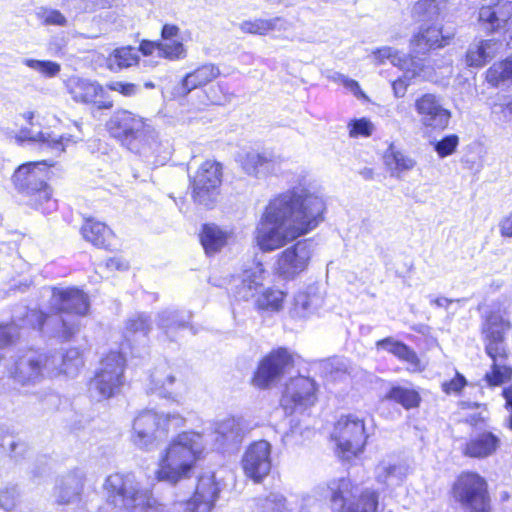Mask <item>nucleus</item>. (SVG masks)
<instances>
[{
    "label": "nucleus",
    "mask_w": 512,
    "mask_h": 512,
    "mask_svg": "<svg viewBox=\"0 0 512 512\" xmlns=\"http://www.w3.org/2000/svg\"><path fill=\"white\" fill-rule=\"evenodd\" d=\"M325 204L305 187H294L270 200L255 231L262 251H273L315 229L322 221Z\"/></svg>",
    "instance_id": "f257e3e1"
},
{
    "label": "nucleus",
    "mask_w": 512,
    "mask_h": 512,
    "mask_svg": "<svg viewBox=\"0 0 512 512\" xmlns=\"http://www.w3.org/2000/svg\"><path fill=\"white\" fill-rule=\"evenodd\" d=\"M49 315L41 310L27 309L24 322L33 329L68 341L79 329V316L87 314L90 303L86 293L76 287L52 288Z\"/></svg>",
    "instance_id": "f03ea898"
},
{
    "label": "nucleus",
    "mask_w": 512,
    "mask_h": 512,
    "mask_svg": "<svg viewBox=\"0 0 512 512\" xmlns=\"http://www.w3.org/2000/svg\"><path fill=\"white\" fill-rule=\"evenodd\" d=\"M378 493L360 492L350 479L339 478L317 487L312 495L303 497L300 512H376Z\"/></svg>",
    "instance_id": "7ed1b4c3"
},
{
    "label": "nucleus",
    "mask_w": 512,
    "mask_h": 512,
    "mask_svg": "<svg viewBox=\"0 0 512 512\" xmlns=\"http://www.w3.org/2000/svg\"><path fill=\"white\" fill-rule=\"evenodd\" d=\"M107 129L124 147L145 160L161 153L162 144L156 130L147 120L130 111H116L107 122Z\"/></svg>",
    "instance_id": "20e7f679"
},
{
    "label": "nucleus",
    "mask_w": 512,
    "mask_h": 512,
    "mask_svg": "<svg viewBox=\"0 0 512 512\" xmlns=\"http://www.w3.org/2000/svg\"><path fill=\"white\" fill-rule=\"evenodd\" d=\"M204 451L203 435L186 431L178 434L160 459L156 477L171 485L188 478Z\"/></svg>",
    "instance_id": "39448f33"
},
{
    "label": "nucleus",
    "mask_w": 512,
    "mask_h": 512,
    "mask_svg": "<svg viewBox=\"0 0 512 512\" xmlns=\"http://www.w3.org/2000/svg\"><path fill=\"white\" fill-rule=\"evenodd\" d=\"M102 493L107 504L122 512H143L156 503L151 490L137 481L132 473H113L106 477Z\"/></svg>",
    "instance_id": "423d86ee"
},
{
    "label": "nucleus",
    "mask_w": 512,
    "mask_h": 512,
    "mask_svg": "<svg viewBox=\"0 0 512 512\" xmlns=\"http://www.w3.org/2000/svg\"><path fill=\"white\" fill-rule=\"evenodd\" d=\"M125 356L118 351H111L101 361L100 368L89 382L91 398L100 401L120 393L125 384Z\"/></svg>",
    "instance_id": "0eeeda50"
},
{
    "label": "nucleus",
    "mask_w": 512,
    "mask_h": 512,
    "mask_svg": "<svg viewBox=\"0 0 512 512\" xmlns=\"http://www.w3.org/2000/svg\"><path fill=\"white\" fill-rule=\"evenodd\" d=\"M185 419L179 414L159 415L154 410L142 411L133 423L134 443L142 449H151L158 438H162L171 426L179 428Z\"/></svg>",
    "instance_id": "6e6552de"
},
{
    "label": "nucleus",
    "mask_w": 512,
    "mask_h": 512,
    "mask_svg": "<svg viewBox=\"0 0 512 512\" xmlns=\"http://www.w3.org/2000/svg\"><path fill=\"white\" fill-rule=\"evenodd\" d=\"M453 496L468 512H491L487 482L474 472L462 473L453 484Z\"/></svg>",
    "instance_id": "1a4fd4ad"
},
{
    "label": "nucleus",
    "mask_w": 512,
    "mask_h": 512,
    "mask_svg": "<svg viewBox=\"0 0 512 512\" xmlns=\"http://www.w3.org/2000/svg\"><path fill=\"white\" fill-rule=\"evenodd\" d=\"M332 435L341 452L352 456L363 451L368 438L363 419L353 414L342 416L335 424Z\"/></svg>",
    "instance_id": "9d476101"
},
{
    "label": "nucleus",
    "mask_w": 512,
    "mask_h": 512,
    "mask_svg": "<svg viewBox=\"0 0 512 512\" xmlns=\"http://www.w3.org/2000/svg\"><path fill=\"white\" fill-rule=\"evenodd\" d=\"M222 182V166L216 161H205L192 179V196L196 203L212 207Z\"/></svg>",
    "instance_id": "9b49d317"
},
{
    "label": "nucleus",
    "mask_w": 512,
    "mask_h": 512,
    "mask_svg": "<svg viewBox=\"0 0 512 512\" xmlns=\"http://www.w3.org/2000/svg\"><path fill=\"white\" fill-rule=\"evenodd\" d=\"M293 365V356L287 348L273 349L260 361L252 380L254 386L261 389L269 387L279 381Z\"/></svg>",
    "instance_id": "f8f14e48"
},
{
    "label": "nucleus",
    "mask_w": 512,
    "mask_h": 512,
    "mask_svg": "<svg viewBox=\"0 0 512 512\" xmlns=\"http://www.w3.org/2000/svg\"><path fill=\"white\" fill-rule=\"evenodd\" d=\"M221 487L214 472H205L198 476L193 495L182 502L179 508L183 512H212L219 499Z\"/></svg>",
    "instance_id": "ddd939ff"
},
{
    "label": "nucleus",
    "mask_w": 512,
    "mask_h": 512,
    "mask_svg": "<svg viewBox=\"0 0 512 512\" xmlns=\"http://www.w3.org/2000/svg\"><path fill=\"white\" fill-rule=\"evenodd\" d=\"M454 36L453 29H444L437 23H422L410 41L411 57L423 63L419 56H425L431 50L449 45Z\"/></svg>",
    "instance_id": "4468645a"
},
{
    "label": "nucleus",
    "mask_w": 512,
    "mask_h": 512,
    "mask_svg": "<svg viewBox=\"0 0 512 512\" xmlns=\"http://www.w3.org/2000/svg\"><path fill=\"white\" fill-rule=\"evenodd\" d=\"M510 327V322L504 318L500 310H491L484 315L481 335L485 353L489 357L507 356L505 335Z\"/></svg>",
    "instance_id": "2eb2a0df"
},
{
    "label": "nucleus",
    "mask_w": 512,
    "mask_h": 512,
    "mask_svg": "<svg viewBox=\"0 0 512 512\" xmlns=\"http://www.w3.org/2000/svg\"><path fill=\"white\" fill-rule=\"evenodd\" d=\"M314 249L311 239L298 241L278 256L276 273L285 280H292L306 270Z\"/></svg>",
    "instance_id": "dca6fc26"
},
{
    "label": "nucleus",
    "mask_w": 512,
    "mask_h": 512,
    "mask_svg": "<svg viewBox=\"0 0 512 512\" xmlns=\"http://www.w3.org/2000/svg\"><path fill=\"white\" fill-rule=\"evenodd\" d=\"M316 391V382L312 378L298 376L286 385L281 405L289 413L304 412L316 403Z\"/></svg>",
    "instance_id": "f3484780"
},
{
    "label": "nucleus",
    "mask_w": 512,
    "mask_h": 512,
    "mask_svg": "<svg viewBox=\"0 0 512 512\" xmlns=\"http://www.w3.org/2000/svg\"><path fill=\"white\" fill-rule=\"evenodd\" d=\"M414 106L425 129L441 132L448 127L452 113L444 107L440 97L426 93L416 99Z\"/></svg>",
    "instance_id": "a211bd4d"
},
{
    "label": "nucleus",
    "mask_w": 512,
    "mask_h": 512,
    "mask_svg": "<svg viewBox=\"0 0 512 512\" xmlns=\"http://www.w3.org/2000/svg\"><path fill=\"white\" fill-rule=\"evenodd\" d=\"M272 446L266 440L251 443L242 457V467L245 475L255 483L261 482L271 471Z\"/></svg>",
    "instance_id": "6ab92c4d"
},
{
    "label": "nucleus",
    "mask_w": 512,
    "mask_h": 512,
    "mask_svg": "<svg viewBox=\"0 0 512 512\" xmlns=\"http://www.w3.org/2000/svg\"><path fill=\"white\" fill-rule=\"evenodd\" d=\"M48 366H50L48 354L28 351L15 362L13 377L21 384L36 383L45 376H52Z\"/></svg>",
    "instance_id": "aec40b11"
},
{
    "label": "nucleus",
    "mask_w": 512,
    "mask_h": 512,
    "mask_svg": "<svg viewBox=\"0 0 512 512\" xmlns=\"http://www.w3.org/2000/svg\"><path fill=\"white\" fill-rule=\"evenodd\" d=\"M267 271L260 261L244 264L240 274L233 278V293L239 300L248 301L259 294L263 288Z\"/></svg>",
    "instance_id": "412c9836"
},
{
    "label": "nucleus",
    "mask_w": 512,
    "mask_h": 512,
    "mask_svg": "<svg viewBox=\"0 0 512 512\" xmlns=\"http://www.w3.org/2000/svg\"><path fill=\"white\" fill-rule=\"evenodd\" d=\"M54 166L52 160L28 162L19 166L12 179L16 189L23 195L32 193L36 187L44 185L49 167Z\"/></svg>",
    "instance_id": "4be33fe9"
},
{
    "label": "nucleus",
    "mask_w": 512,
    "mask_h": 512,
    "mask_svg": "<svg viewBox=\"0 0 512 512\" xmlns=\"http://www.w3.org/2000/svg\"><path fill=\"white\" fill-rule=\"evenodd\" d=\"M245 436L240 418L229 417L214 425L213 441L217 450L232 452L238 449Z\"/></svg>",
    "instance_id": "5701e85b"
},
{
    "label": "nucleus",
    "mask_w": 512,
    "mask_h": 512,
    "mask_svg": "<svg viewBox=\"0 0 512 512\" xmlns=\"http://www.w3.org/2000/svg\"><path fill=\"white\" fill-rule=\"evenodd\" d=\"M238 161L243 171L255 177L266 176L280 169L281 158L273 151H248L238 155Z\"/></svg>",
    "instance_id": "b1692460"
},
{
    "label": "nucleus",
    "mask_w": 512,
    "mask_h": 512,
    "mask_svg": "<svg viewBox=\"0 0 512 512\" xmlns=\"http://www.w3.org/2000/svg\"><path fill=\"white\" fill-rule=\"evenodd\" d=\"M85 482V473L81 469H74L66 475L59 477L53 491L55 501L59 505L72 504L80 500Z\"/></svg>",
    "instance_id": "393cba45"
},
{
    "label": "nucleus",
    "mask_w": 512,
    "mask_h": 512,
    "mask_svg": "<svg viewBox=\"0 0 512 512\" xmlns=\"http://www.w3.org/2000/svg\"><path fill=\"white\" fill-rule=\"evenodd\" d=\"M478 21L486 32H499L512 23V1L499 2L496 6H483Z\"/></svg>",
    "instance_id": "a878e982"
},
{
    "label": "nucleus",
    "mask_w": 512,
    "mask_h": 512,
    "mask_svg": "<svg viewBox=\"0 0 512 512\" xmlns=\"http://www.w3.org/2000/svg\"><path fill=\"white\" fill-rule=\"evenodd\" d=\"M220 75L218 66L206 63L194 71L187 73L174 87L173 94L176 97H186L191 91L207 85Z\"/></svg>",
    "instance_id": "bb28decb"
},
{
    "label": "nucleus",
    "mask_w": 512,
    "mask_h": 512,
    "mask_svg": "<svg viewBox=\"0 0 512 512\" xmlns=\"http://www.w3.org/2000/svg\"><path fill=\"white\" fill-rule=\"evenodd\" d=\"M52 376L61 373L74 377L77 375L79 369L83 366V359L80 351L76 348H71L65 353L53 352L48 354Z\"/></svg>",
    "instance_id": "cd10ccee"
},
{
    "label": "nucleus",
    "mask_w": 512,
    "mask_h": 512,
    "mask_svg": "<svg viewBox=\"0 0 512 512\" xmlns=\"http://www.w3.org/2000/svg\"><path fill=\"white\" fill-rule=\"evenodd\" d=\"M65 87L75 102L83 104L92 103L104 93L100 84L80 77H70L66 80Z\"/></svg>",
    "instance_id": "c85d7f7f"
},
{
    "label": "nucleus",
    "mask_w": 512,
    "mask_h": 512,
    "mask_svg": "<svg viewBox=\"0 0 512 512\" xmlns=\"http://www.w3.org/2000/svg\"><path fill=\"white\" fill-rule=\"evenodd\" d=\"M499 444L500 439L492 432H476L466 442L463 452L472 458H485L493 454Z\"/></svg>",
    "instance_id": "c756f323"
},
{
    "label": "nucleus",
    "mask_w": 512,
    "mask_h": 512,
    "mask_svg": "<svg viewBox=\"0 0 512 512\" xmlns=\"http://www.w3.org/2000/svg\"><path fill=\"white\" fill-rule=\"evenodd\" d=\"M500 47L501 43L496 39L473 42L466 52L465 63L469 67H482L496 55Z\"/></svg>",
    "instance_id": "7c9ffc66"
},
{
    "label": "nucleus",
    "mask_w": 512,
    "mask_h": 512,
    "mask_svg": "<svg viewBox=\"0 0 512 512\" xmlns=\"http://www.w3.org/2000/svg\"><path fill=\"white\" fill-rule=\"evenodd\" d=\"M191 317L189 312L165 309L157 316V326L171 341H175L176 333L190 325Z\"/></svg>",
    "instance_id": "2f4dec72"
},
{
    "label": "nucleus",
    "mask_w": 512,
    "mask_h": 512,
    "mask_svg": "<svg viewBox=\"0 0 512 512\" xmlns=\"http://www.w3.org/2000/svg\"><path fill=\"white\" fill-rule=\"evenodd\" d=\"M322 304L323 297L318 287L309 286L295 295L293 313L298 317L305 318L318 310Z\"/></svg>",
    "instance_id": "473e14b6"
},
{
    "label": "nucleus",
    "mask_w": 512,
    "mask_h": 512,
    "mask_svg": "<svg viewBox=\"0 0 512 512\" xmlns=\"http://www.w3.org/2000/svg\"><path fill=\"white\" fill-rule=\"evenodd\" d=\"M83 238L99 248L109 249L112 246L114 234L105 223L87 219L81 228Z\"/></svg>",
    "instance_id": "72a5a7b5"
},
{
    "label": "nucleus",
    "mask_w": 512,
    "mask_h": 512,
    "mask_svg": "<svg viewBox=\"0 0 512 512\" xmlns=\"http://www.w3.org/2000/svg\"><path fill=\"white\" fill-rule=\"evenodd\" d=\"M157 50L158 55L170 60L182 59L186 56V50L182 42L162 43L150 40L141 41L137 52L144 56L152 55Z\"/></svg>",
    "instance_id": "f704fd0d"
},
{
    "label": "nucleus",
    "mask_w": 512,
    "mask_h": 512,
    "mask_svg": "<svg viewBox=\"0 0 512 512\" xmlns=\"http://www.w3.org/2000/svg\"><path fill=\"white\" fill-rule=\"evenodd\" d=\"M407 470L404 464L381 461L375 469L376 481L387 487L399 486L405 479Z\"/></svg>",
    "instance_id": "c9c22d12"
},
{
    "label": "nucleus",
    "mask_w": 512,
    "mask_h": 512,
    "mask_svg": "<svg viewBox=\"0 0 512 512\" xmlns=\"http://www.w3.org/2000/svg\"><path fill=\"white\" fill-rule=\"evenodd\" d=\"M0 454L9 456L15 462H20L29 454V446L20 437L0 427Z\"/></svg>",
    "instance_id": "e433bc0d"
},
{
    "label": "nucleus",
    "mask_w": 512,
    "mask_h": 512,
    "mask_svg": "<svg viewBox=\"0 0 512 512\" xmlns=\"http://www.w3.org/2000/svg\"><path fill=\"white\" fill-rule=\"evenodd\" d=\"M20 138L23 140L35 141L40 144L41 148H49L56 154H60L65 150L68 143H75L77 140L72 135H61L59 137L42 131L31 134L30 131H21Z\"/></svg>",
    "instance_id": "4c0bfd02"
},
{
    "label": "nucleus",
    "mask_w": 512,
    "mask_h": 512,
    "mask_svg": "<svg viewBox=\"0 0 512 512\" xmlns=\"http://www.w3.org/2000/svg\"><path fill=\"white\" fill-rule=\"evenodd\" d=\"M23 197L26 205L41 211L43 214H49L57 208V202L52 199V190L47 182L36 187L32 193L23 194Z\"/></svg>",
    "instance_id": "58836bf2"
},
{
    "label": "nucleus",
    "mask_w": 512,
    "mask_h": 512,
    "mask_svg": "<svg viewBox=\"0 0 512 512\" xmlns=\"http://www.w3.org/2000/svg\"><path fill=\"white\" fill-rule=\"evenodd\" d=\"M377 350H385L398 359L403 360L416 368L419 365V358L416 352L404 342L398 341L393 337H386L376 342Z\"/></svg>",
    "instance_id": "ea45409f"
},
{
    "label": "nucleus",
    "mask_w": 512,
    "mask_h": 512,
    "mask_svg": "<svg viewBox=\"0 0 512 512\" xmlns=\"http://www.w3.org/2000/svg\"><path fill=\"white\" fill-rule=\"evenodd\" d=\"M228 235L215 224H204L200 233V242L208 255L217 253L227 243Z\"/></svg>",
    "instance_id": "a19ab883"
},
{
    "label": "nucleus",
    "mask_w": 512,
    "mask_h": 512,
    "mask_svg": "<svg viewBox=\"0 0 512 512\" xmlns=\"http://www.w3.org/2000/svg\"><path fill=\"white\" fill-rule=\"evenodd\" d=\"M446 8V0H419L412 9L415 20L422 23H435Z\"/></svg>",
    "instance_id": "79ce46f5"
},
{
    "label": "nucleus",
    "mask_w": 512,
    "mask_h": 512,
    "mask_svg": "<svg viewBox=\"0 0 512 512\" xmlns=\"http://www.w3.org/2000/svg\"><path fill=\"white\" fill-rule=\"evenodd\" d=\"M138 62L137 49L132 46L116 48L107 58V66L114 72L137 65Z\"/></svg>",
    "instance_id": "37998d69"
},
{
    "label": "nucleus",
    "mask_w": 512,
    "mask_h": 512,
    "mask_svg": "<svg viewBox=\"0 0 512 512\" xmlns=\"http://www.w3.org/2000/svg\"><path fill=\"white\" fill-rule=\"evenodd\" d=\"M402 70L404 71L403 76L398 77V79L395 80L392 84L394 93L397 97H403L405 95L407 87L410 85L412 79L430 78V72L428 68L420 60L417 61V64L410 65L406 67V69Z\"/></svg>",
    "instance_id": "c03bdc74"
},
{
    "label": "nucleus",
    "mask_w": 512,
    "mask_h": 512,
    "mask_svg": "<svg viewBox=\"0 0 512 512\" xmlns=\"http://www.w3.org/2000/svg\"><path fill=\"white\" fill-rule=\"evenodd\" d=\"M286 21L281 17H274L271 19H255L243 21L240 24V29L244 33L255 35H266L270 31L285 29Z\"/></svg>",
    "instance_id": "a18cd8bd"
},
{
    "label": "nucleus",
    "mask_w": 512,
    "mask_h": 512,
    "mask_svg": "<svg viewBox=\"0 0 512 512\" xmlns=\"http://www.w3.org/2000/svg\"><path fill=\"white\" fill-rule=\"evenodd\" d=\"M489 358L492 360L491 370L486 372L484 376L488 386L495 387L508 382L512 378V367L501 364V361L506 360L508 355H496L495 357Z\"/></svg>",
    "instance_id": "49530a36"
},
{
    "label": "nucleus",
    "mask_w": 512,
    "mask_h": 512,
    "mask_svg": "<svg viewBox=\"0 0 512 512\" xmlns=\"http://www.w3.org/2000/svg\"><path fill=\"white\" fill-rule=\"evenodd\" d=\"M256 307L259 310L277 312L279 311L284 302L285 294L283 291L275 288H262L258 295H256Z\"/></svg>",
    "instance_id": "de8ad7c7"
},
{
    "label": "nucleus",
    "mask_w": 512,
    "mask_h": 512,
    "mask_svg": "<svg viewBox=\"0 0 512 512\" xmlns=\"http://www.w3.org/2000/svg\"><path fill=\"white\" fill-rule=\"evenodd\" d=\"M487 81L493 86H502L512 82V55L494 63L486 73Z\"/></svg>",
    "instance_id": "09e8293b"
},
{
    "label": "nucleus",
    "mask_w": 512,
    "mask_h": 512,
    "mask_svg": "<svg viewBox=\"0 0 512 512\" xmlns=\"http://www.w3.org/2000/svg\"><path fill=\"white\" fill-rule=\"evenodd\" d=\"M385 397L402 405L407 410L419 406L421 400L417 391L402 386H393Z\"/></svg>",
    "instance_id": "8fccbe9b"
},
{
    "label": "nucleus",
    "mask_w": 512,
    "mask_h": 512,
    "mask_svg": "<svg viewBox=\"0 0 512 512\" xmlns=\"http://www.w3.org/2000/svg\"><path fill=\"white\" fill-rule=\"evenodd\" d=\"M374 56L380 63H383L385 60H389L392 65L397 66L400 69H406V67L410 65L417 64L418 61L415 60V57L407 56L406 54L400 53L398 50L391 47H382L377 49L374 52Z\"/></svg>",
    "instance_id": "3c124183"
},
{
    "label": "nucleus",
    "mask_w": 512,
    "mask_h": 512,
    "mask_svg": "<svg viewBox=\"0 0 512 512\" xmlns=\"http://www.w3.org/2000/svg\"><path fill=\"white\" fill-rule=\"evenodd\" d=\"M151 330V322L148 315L139 313L131 317L126 324L125 339L132 341V337L145 338Z\"/></svg>",
    "instance_id": "603ef678"
},
{
    "label": "nucleus",
    "mask_w": 512,
    "mask_h": 512,
    "mask_svg": "<svg viewBox=\"0 0 512 512\" xmlns=\"http://www.w3.org/2000/svg\"><path fill=\"white\" fill-rule=\"evenodd\" d=\"M385 162L387 166L390 167L392 171V175L394 172H404L411 170L414 165L415 161L405 155L404 153L400 151L394 150L392 147L389 149V152L385 155Z\"/></svg>",
    "instance_id": "864d4df0"
},
{
    "label": "nucleus",
    "mask_w": 512,
    "mask_h": 512,
    "mask_svg": "<svg viewBox=\"0 0 512 512\" xmlns=\"http://www.w3.org/2000/svg\"><path fill=\"white\" fill-rule=\"evenodd\" d=\"M260 512H290L286 498L277 492H271L265 498L258 501Z\"/></svg>",
    "instance_id": "5fc2aeb1"
},
{
    "label": "nucleus",
    "mask_w": 512,
    "mask_h": 512,
    "mask_svg": "<svg viewBox=\"0 0 512 512\" xmlns=\"http://www.w3.org/2000/svg\"><path fill=\"white\" fill-rule=\"evenodd\" d=\"M323 373L332 380L346 378L348 375V366L342 358H331L320 362Z\"/></svg>",
    "instance_id": "6e6d98bb"
},
{
    "label": "nucleus",
    "mask_w": 512,
    "mask_h": 512,
    "mask_svg": "<svg viewBox=\"0 0 512 512\" xmlns=\"http://www.w3.org/2000/svg\"><path fill=\"white\" fill-rule=\"evenodd\" d=\"M434 151L439 158H446L454 154L459 145V137L456 134H449L442 137L440 140L434 139L430 141Z\"/></svg>",
    "instance_id": "4d7b16f0"
},
{
    "label": "nucleus",
    "mask_w": 512,
    "mask_h": 512,
    "mask_svg": "<svg viewBox=\"0 0 512 512\" xmlns=\"http://www.w3.org/2000/svg\"><path fill=\"white\" fill-rule=\"evenodd\" d=\"M23 63L46 77H55L61 70L59 63L50 60L25 59Z\"/></svg>",
    "instance_id": "13d9d810"
},
{
    "label": "nucleus",
    "mask_w": 512,
    "mask_h": 512,
    "mask_svg": "<svg viewBox=\"0 0 512 512\" xmlns=\"http://www.w3.org/2000/svg\"><path fill=\"white\" fill-rule=\"evenodd\" d=\"M24 319L25 317L21 319L20 325H18L15 320H13L10 324L0 325V349L10 345L16 338L19 337L18 326H29L33 328L29 323L24 322Z\"/></svg>",
    "instance_id": "bf43d9fd"
},
{
    "label": "nucleus",
    "mask_w": 512,
    "mask_h": 512,
    "mask_svg": "<svg viewBox=\"0 0 512 512\" xmlns=\"http://www.w3.org/2000/svg\"><path fill=\"white\" fill-rule=\"evenodd\" d=\"M175 381V377L171 374L167 375L165 380H163L158 372H155L151 375V384L153 385L150 390L151 393H155L160 397L169 398L171 396V391H169L168 386H171Z\"/></svg>",
    "instance_id": "052dcab7"
},
{
    "label": "nucleus",
    "mask_w": 512,
    "mask_h": 512,
    "mask_svg": "<svg viewBox=\"0 0 512 512\" xmlns=\"http://www.w3.org/2000/svg\"><path fill=\"white\" fill-rule=\"evenodd\" d=\"M349 135L353 138L369 137L372 135L374 125L373 123L363 117L360 119H353L348 123Z\"/></svg>",
    "instance_id": "680f3d73"
},
{
    "label": "nucleus",
    "mask_w": 512,
    "mask_h": 512,
    "mask_svg": "<svg viewBox=\"0 0 512 512\" xmlns=\"http://www.w3.org/2000/svg\"><path fill=\"white\" fill-rule=\"evenodd\" d=\"M20 496L16 485H7L0 489V507L6 511L12 510Z\"/></svg>",
    "instance_id": "e2e57ef3"
},
{
    "label": "nucleus",
    "mask_w": 512,
    "mask_h": 512,
    "mask_svg": "<svg viewBox=\"0 0 512 512\" xmlns=\"http://www.w3.org/2000/svg\"><path fill=\"white\" fill-rule=\"evenodd\" d=\"M106 86L109 90L119 92L125 97H132L141 92L140 85L130 82L111 81Z\"/></svg>",
    "instance_id": "0e129e2a"
},
{
    "label": "nucleus",
    "mask_w": 512,
    "mask_h": 512,
    "mask_svg": "<svg viewBox=\"0 0 512 512\" xmlns=\"http://www.w3.org/2000/svg\"><path fill=\"white\" fill-rule=\"evenodd\" d=\"M39 17L42 20V23L45 25H67L66 17L59 10L56 9H45L43 12L39 13Z\"/></svg>",
    "instance_id": "69168bd1"
},
{
    "label": "nucleus",
    "mask_w": 512,
    "mask_h": 512,
    "mask_svg": "<svg viewBox=\"0 0 512 512\" xmlns=\"http://www.w3.org/2000/svg\"><path fill=\"white\" fill-rule=\"evenodd\" d=\"M465 385V377L457 373L455 378L443 384V389L446 393H458L465 387Z\"/></svg>",
    "instance_id": "338daca9"
},
{
    "label": "nucleus",
    "mask_w": 512,
    "mask_h": 512,
    "mask_svg": "<svg viewBox=\"0 0 512 512\" xmlns=\"http://www.w3.org/2000/svg\"><path fill=\"white\" fill-rule=\"evenodd\" d=\"M493 113L504 123L512 125V102L506 105H496Z\"/></svg>",
    "instance_id": "774afa93"
}]
</instances>
